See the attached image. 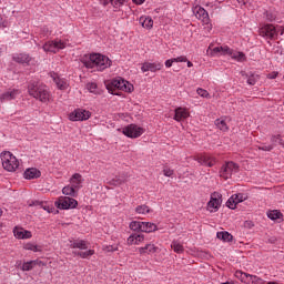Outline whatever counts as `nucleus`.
I'll return each mask as SVG.
<instances>
[{
  "label": "nucleus",
  "mask_w": 284,
  "mask_h": 284,
  "mask_svg": "<svg viewBox=\"0 0 284 284\" xmlns=\"http://www.w3.org/2000/svg\"><path fill=\"white\" fill-rule=\"evenodd\" d=\"M82 63L91 70L95 68L98 72H103L112 65V60L101 53H90L82 58Z\"/></svg>",
  "instance_id": "1"
},
{
  "label": "nucleus",
  "mask_w": 284,
  "mask_h": 284,
  "mask_svg": "<svg viewBox=\"0 0 284 284\" xmlns=\"http://www.w3.org/2000/svg\"><path fill=\"white\" fill-rule=\"evenodd\" d=\"M28 94L41 103H48L52 99L50 89L41 82H30L28 85Z\"/></svg>",
  "instance_id": "2"
},
{
  "label": "nucleus",
  "mask_w": 284,
  "mask_h": 284,
  "mask_svg": "<svg viewBox=\"0 0 284 284\" xmlns=\"http://www.w3.org/2000/svg\"><path fill=\"white\" fill-rule=\"evenodd\" d=\"M106 90L111 94L119 95V92L116 90H121L122 92H133L134 85L122 78L113 79L111 82L106 83Z\"/></svg>",
  "instance_id": "3"
},
{
  "label": "nucleus",
  "mask_w": 284,
  "mask_h": 284,
  "mask_svg": "<svg viewBox=\"0 0 284 284\" xmlns=\"http://www.w3.org/2000/svg\"><path fill=\"white\" fill-rule=\"evenodd\" d=\"M2 168L7 172H17L19 170V160L10 151H4L0 154Z\"/></svg>",
  "instance_id": "4"
},
{
  "label": "nucleus",
  "mask_w": 284,
  "mask_h": 284,
  "mask_svg": "<svg viewBox=\"0 0 284 284\" xmlns=\"http://www.w3.org/2000/svg\"><path fill=\"white\" fill-rule=\"evenodd\" d=\"M65 48H68L67 41L61 39H55V40L47 41L43 44L42 50H44L45 52H51L53 54H57V52H59L60 50H65Z\"/></svg>",
  "instance_id": "5"
},
{
  "label": "nucleus",
  "mask_w": 284,
  "mask_h": 284,
  "mask_svg": "<svg viewBox=\"0 0 284 284\" xmlns=\"http://www.w3.org/2000/svg\"><path fill=\"white\" fill-rule=\"evenodd\" d=\"M219 173L221 179L227 181L229 179H232V174L239 173V164L227 161L222 165Z\"/></svg>",
  "instance_id": "6"
},
{
  "label": "nucleus",
  "mask_w": 284,
  "mask_h": 284,
  "mask_svg": "<svg viewBox=\"0 0 284 284\" xmlns=\"http://www.w3.org/2000/svg\"><path fill=\"white\" fill-rule=\"evenodd\" d=\"M258 34L263 37V39L274 41L278 37V30L274 24H264L258 29Z\"/></svg>",
  "instance_id": "7"
},
{
  "label": "nucleus",
  "mask_w": 284,
  "mask_h": 284,
  "mask_svg": "<svg viewBox=\"0 0 284 284\" xmlns=\"http://www.w3.org/2000/svg\"><path fill=\"white\" fill-rule=\"evenodd\" d=\"M235 276L244 284H265V281H263V278L256 275L247 274L243 271H236Z\"/></svg>",
  "instance_id": "8"
},
{
  "label": "nucleus",
  "mask_w": 284,
  "mask_h": 284,
  "mask_svg": "<svg viewBox=\"0 0 284 284\" xmlns=\"http://www.w3.org/2000/svg\"><path fill=\"white\" fill-rule=\"evenodd\" d=\"M144 132L145 129L136 124H129L122 129V134L129 139H139V136H141Z\"/></svg>",
  "instance_id": "9"
},
{
  "label": "nucleus",
  "mask_w": 284,
  "mask_h": 284,
  "mask_svg": "<svg viewBox=\"0 0 284 284\" xmlns=\"http://www.w3.org/2000/svg\"><path fill=\"white\" fill-rule=\"evenodd\" d=\"M207 53L211 57H230L232 49L227 45L215 47L212 49V44L207 48Z\"/></svg>",
  "instance_id": "10"
},
{
  "label": "nucleus",
  "mask_w": 284,
  "mask_h": 284,
  "mask_svg": "<svg viewBox=\"0 0 284 284\" xmlns=\"http://www.w3.org/2000/svg\"><path fill=\"white\" fill-rule=\"evenodd\" d=\"M79 205V202L72 197L62 196L58 201L59 210H74Z\"/></svg>",
  "instance_id": "11"
},
{
  "label": "nucleus",
  "mask_w": 284,
  "mask_h": 284,
  "mask_svg": "<svg viewBox=\"0 0 284 284\" xmlns=\"http://www.w3.org/2000/svg\"><path fill=\"white\" fill-rule=\"evenodd\" d=\"M90 116H92V113L83 109L74 110L69 114L70 121H88Z\"/></svg>",
  "instance_id": "12"
},
{
  "label": "nucleus",
  "mask_w": 284,
  "mask_h": 284,
  "mask_svg": "<svg viewBox=\"0 0 284 284\" xmlns=\"http://www.w3.org/2000/svg\"><path fill=\"white\" fill-rule=\"evenodd\" d=\"M13 61H16V63H21L22 65H34L37 63V60L28 53L14 54Z\"/></svg>",
  "instance_id": "13"
},
{
  "label": "nucleus",
  "mask_w": 284,
  "mask_h": 284,
  "mask_svg": "<svg viewBox=\"0 0 284 284\" xmlns=\"http://www.w3.org/2000/svg\"><path fill=\"white\" fill-rule=\"evenodd\" d=\"M195 160L201 165H206L207 168H214L216 163H219V160L215 156H212L210 154H201L195 156Z\"/></svg>",
  "instance_id": "14"
},
{
  "label": "nucleus",
  "mask_w": 284,
  "mask_h": 284,
  "mask_svg": "<svg viewBox=\"0 0 284 284\" xmlns=\"http://www.w3.org/2000/svg\"><path fill=\"white\" fill-rule=\"evenodd\" d=\"M243 201H247V195L243 193L233 194L226 202V206L230 207V210H236V205L239 203H243Z\"/></svg>",
  "instance_id": "15"
},
{
  "label": "nucleus",
  "mask_w": 284,
  "mask_h": 284,
  "mask_svg": "<svg viewBox=\"0 0 284 284\" xmlns=\"http://www.w3.org/2000/svg\"><path fill=\"white\" fill-rule=\"evenodd\" d=\"M221 207V195L216 192L211 194V200L207 203V211L209 212H219Z\"/></svg>",
  "instance_id": "16"
},
{
  "label": "nucleus",
  "mask_w": 284,
  "mask_h": 284,
  "mask_svg": "<svg viewBox=\"0 0 284 284\" xmlns=\"http://www.w3.org/2000/svg\"><path fill=\"white\" fill-rule=\"evenodd\" d=\"M193 12H194L196 19L202 21V23H204L205 26H207L210 23V14L205 11L204 8L195 7Z\"/></svg>",
  "instance_id": "17"
},
{
  "label": "nucleus",
  "mask_w": 284,
  "mask_h": 284,
  "mask_svg": "<svg viewBox=\"0 0 284 284\" xmlns=\"http://www.w3.org/2000/svg\"><path fill=\"white\" fill-rule=\"evenodd\" d=\"M142 72H159L163 70V63L161 62H144L141 67Z\"/></svg>",
  "instance_id": "18"
},
{
  "label": "nucleus",
  "mask_w": 284,
  "mask_h": 284,
  "mask_svg": "<svg viewBox=\"0 0 284 284\" xmlns=\"http://www.w3.org/2000/svg\"><path fill=\"white\" fill-rule=\"evenodd\" d=\"M190 116V111H187V109L185 108H176L175 109V114H174V121H178L179 123H181V121H185V119H189Z\"/></svg>",
  "instance_id": "19"
},
{
  "label": "nucleus",
  "mask_w": 284,
  "mask_h": 284,
  "mask_svg": "<svg viewBox=\"0 0 284 284\" xmlns=\"http://www.w3.org/2000/svg\"><path fill=\"white\" fill-rule=\"evenodd\" d=\"M144 241H145V235L133 233L128 237L126 243L128 245H141V243H143Z\"/></svg>",
  "instance_id": "20"
},
{
  "label": "nucleus",
  "mask_w": 284,
  "mask_h": 284,
  "mask_svg": "<svg viewBox=\"0 0 284 284\" xmlns=\"http://www.w3.org/2000/svg\"><path fill=\"white\" fill-rule=\"evenodd\" d=\"M19 94H21V91L18 89H10L0 95V101H12L19 97Z\"/></svg>",
  "instance_id": "21"
},
{
  "label": "nucleus",
  "mask_w": 284,
  "mask_h": 284,
  "mask_svg": "<svg viewBox=\"0 0 284 284\" xmlns=\"http://www.w3.org/2000/svg\"><path fill=\"white\" fill-rule=\"evenodd\" d=\"M139 254H156L159 252V246L149 243L144 247H139L138 248Z\"/></svg>",
  "instance_id": "22"
},
{
  "label": "nucleus",
  "mask_w": 284,
  "mask_h": 284,
  "mask_svg": "<svg viewBox=\"0 0 284 284\" xmlns=\"http://www.w3.org/2000/svg\"><path fill=\"white\" fill-rule=\"evenodd\" d=\"M139 23L146 30H152V28H154V20L148 16L140 17Z\"/></svg>",
  "instance_id": "23"
},
{
  "label": "nucleus",
  "mask_w": 284,
  "mask_h": 284,
  "mask_svg": "<svg viewBox=\"0 0 284 284\" xmlns=\"http://www.w3.org/2000/svg\"><path fill=\"white\" fill-rule=\"evenodd\" d=\"M70 183L75 190H80L81 183H83V176L80 173H74L70 179Z\"/></svg>",
  "instance_id": "24"
},
{
  "label": "nucleus",
  "mask_w": 284,
  "mask_h": 284,
  "mask_svg": "<svg viewBox=\"0 0 284 284\" xmlns=\"http://www.w3.org/2000/svg\"><path fill=\"white\" fill-rule=\"evenodd\" d=\"M229 57L234 59L235 61H239L240 63H243V61H246L247 57H245V53L241 51H234L231 49V53H229Z\"/></svg>",
  "instance_id": "25"
},
{
  "label": "nucleus",
  "mask_w": 284,
  "mask_h": 284,
  "mask_svg": "<svg viewBox=\"0 0 284 284\" xmlns=\"http://www.w3.org/2000/svg\"><path fill=\"white\" fill-rule=\"evenodd\" d=\"M37 265H41V262L39 260H33L30 262H24L21 266L22 272H30V270H34Z\"/></svg>",
  "instance_id": "26"
},
{
  "label": "nucleus",
  "mask_w": 284,
  "mask_h": 284,
  "mask_svg": "<svg viewBox=\"0 0 284 284\" xmlns=\"http://www.w3.org/2000/svg\"><path fill=\"white\" fill-rule=\"evenodd\" d=\"M156 230H159L156 224L152 222H142V232L150 234L152 232H156Z\"/></svg>",
  "instance_id": "27"
},
{
  "label": "nucleus",
  "mask_w": 284,
  "mask_h": 284,
  "mask_svg": "<svg viewBox=\"0 0 284 284\" xmlns=\"http://www.w3.org/2000/svg\"><path fill=\"white\" fill-rule=\"evenodd\" d=\"M39 176H41V171L32 168V169H28L26 172H24V179H28V180H32V179H39Z\"/></svg>",
  "instance_id": "28"
},
{
  "label": "nucleus",
  "mask_w": 284,
  "mask_h": 284,
  "mask_svg": "<svg viewBox=\"0 0 284 284\" xmlns=\"http://www.w3.org/2000/svg\"><path fill=\"white\" fill-rule=\"evenodd\" d=\"M70 247L73 250H88L89 244L84 240H75L71 242Z\"/></svg>",
  "instance_id": "29"
},
{
  "label": "nucleus",
  "mask_w": 284,
  "mask_h": 284,
  "mask_svg": "<svg viewBox=\"0 0 284 284\" xmlns=\"http://www.w3.org/2000/svg\"><path fill=\"white\" fill-rule=\"evenodd\" d=\"M14 236L17 239H32V232L26 231L23 229H18L14 231Z\"/></svg>",
  "instance_id": "30"
},
{
  "label": "nucleus",
  "mask_w": 284,
  "mask_h": 284,
  "mask_svg": "<svg viewBox=\"0 0 284 284\" xmlns=\"http://www.w3.org/2000/svg\"><path fill=\"white\" fill-rule=\"evenodd\" d=\"M53 81H54L58 90H68L69 84L65 79L55 77V78H53Z\"/></svg>",
  "instance_id": "31"
},
{
  "label": "nucleus",
  "mask_w": 284,
  "mask_h": 284,
  "mask_svg": "<svg viewBox=\"0 0 284 284\" xmlns=\"http://www.w3.org/2000/svg\"><path fill=\"white\" fill-rule=\"evenodd\" d=\"M216 236L220 241H224L225 243H230L233 239L232 234L227 231L217 232Z\"/></svg>",
  "instance_id": "32"
},
{
  "label": "nucleus",
  "mask_w": 284,
  "mask_h": 284,
  "mask_svg": "<svg viewBox=\"0 0 284 284\" xmlns=\"http://www.w3.org/2000/svg\"><path fill=\"white\" fill-rule=\"evenodd\" d=\"M87 90L91 92V94H101V89H99V85H97L95 82H89L87 84Z\"/></svg>",
  "instance_id": "33"
},
{
  "label": "nucleus",
  "mask_w": 284,
  "mask_h": 284,
  "mask_svg": "<svg viewBox=\"0 0 284 284\" xmlns=\"http://www.w3.org/2000/svg\"><path fill=\"white\" fill-rule=\"evenodd\" d=\"M130 230H132V232H142V227H143V222L141 221H132L129 224Z\"/></svg>",
  "instance_id": "34"
},
{
  "label": "nucleus",
  "mask_w": 284,
  "mask_h": 284,
  "mask_svg": "<svg viewBox=\"0 0 284 284\" xmlns=\"http://www.w3.org/2000/svg\"><path fill=\"white\" fill-rule=\"evenodd\" d=\"M62 194H65V196H77V189L72 185H67L62 189Z\"/></svg>",
  "instance_id": "35"
},
{
  "label": "nucleus",
  "mask_w": 284,
  "mask_h": 284,
  "mask_svg": "<svg viewBox=\"0 0 284 284\" xmlns=\"http://www.w3.org/2000/svg\"><path fill=\"white\" fill-rule=\"evenodd\" d=\"M171 248L176 253V254H183L185 248L183 247V244L179 243L178 241H173L171 243Z\"/></svg>",
  "instance_id": "36"
},
{
  "label": "nucleus",
  "mask_w": 284,
  "mask_h": 284,
  "mask_svg": "<svg viewBox=\"0 0 284 284\" xmlns=\"http://www.w3.org/2000/svg\"><path fill=\"white\" fill-rule=\"evenodd\" d=\"M215 125L222 132H227L230 130V128L227 126V123H225V120H223V119L215 120Z\"/></svg>",
  "instance_id": "37"
},
{
  "label": "nucleus",
  "mask_w": 284,
  "mask_h": 284,
  "mask_svg": "<svg viewBox=\"0 0 284 284\" xmlns=\"http://www.w3.org/2000/svg\"><path fill=\"white\" fill-rule=\"evenodd\" d=\"M135 212H136V214H150V212H152V210L150 209V206L143 204V205L136 206Z\"/></svg>",
  "instance_id": "38"
},
{
  "label": "nucleus",
  "mask_w": 284,
  "mask_h": 284,
  "mask_svg": "<svg viewBox=\"0 0 284 284\" xmlns=\"http://www.w3.org/2000/svg\"><path fill=\"white\" fill-rule=\"evenodd\" d=\"M271 143L272 145H274V148H276V144L278 143L280 145L284 146V141H283V136H281L280 134L277 135H272L271 138Z\"/></svg>",
  "instance_id": "39"
},
{
  "label": "nucleus",
  "mask_w": 284,
  "mask_h": 284,
  "mask_svg": "<svg viewBox=\"0 0 284 284\" xmlns=\"http://www.w3.org/2000/svg\"><path fill=\"white\" fill-rule=\"evenodd\" d=\"M267 216H268V219H271V221H276L277 219H281V216H283V214H281V212L275 210V211H270L267 213Z\"/></svg>",
  "instance_id": "40"
},
{
  "label": "nucleus",
  "mask_w": 284,
  "mask_h": 284,
  "mask_svg": "<svg viewBox=\"0 0 284 284\" xmlns=\"http://www.w3.org/2000/svg\"><path fill=\"white\" fill-rule=\"evenodd\" d=\"M80 258H90V256H94V250H89L87 252H78L77 253Z\"/></svg>",
  "instance_id": "41"
},
{
  "label": "nucleus",
  "mask_w": 284,
  "mask_h": 284,
  "mask_svg": "<svg viewBox=\"0 0 284 284\" xmlns=\"http://www.w3.org/2000/svg\"><path fill=\"white\" fill-rule=\"evenodd\" d=\"M24 248L30 250L31 252H41V246L28 243L24 245Z\"/></svg>",
  "instance_id": "42"
},
{
  "label": "nucleus",
  "mask_w": 284,
  "mask_h": 284,
  "mask_svg": "<svg viewBox=\"0 0 284 284\" xmlns=\"http://www.w3.org/2000/svg\"><path fill=\"white\" fill-rule=\"evenodd\" d=\"M162 173L169 179H172L174 176V170L170 169V166H164Z\"/></svg>",
  "instance_id": "43"
},
{
  "label": "nucleus",
  "mask_w": 284,
  "mask_h": 284,
  "mask_svg": "<svg viewBox=\"0 0 284 284\" xmlns=\"http://www.w3.org/2000/svg\"><path fill=\"white\" fill-rule=\"evenodd\" d=\"M258 150H263V152H272V150H274V145L273 144H262L260 146H257Z\"/></svg>",
  "instance_id": "44"
},
{
  "label": "nucleus",
  "mask_w": 284,
  "mask_h": 284,
  "mask_svg": "<svg viewBox=\"0 0 284 284\" xmlns=\"http://www.w3.org/2000/svg\"><path fill=\"white\" fill-rule=\"evenodd\" d=\"M256 81H258V75L251 74L247 79L248 85H256Z\"/></svg>",
  "instance_id": "45"
},
{
  "label": "nucleus",
  "mask_w": 284,
  "mask_h": 284,
  "mask_svg": "<svg viewBox=\"0 0 284 284\" xmlns=\"http://www.w3.org/2000/svg\"><path fill=\"white\" fill-rule=\"evenodd\" d=\"M30 205H36L38 207H41L42 210H45L47 212H50V207L47 206L43 202L36 201Z\"/></svg>",
  "instance_id": "46"
},
{
  "label": "nucleus",
  "mask_w": 284,
  "mask_h": 284,
  "mask_svg": "<svg viewBox=\"0 0 284 284\" xmlns=\"http://www.w3.org/2000/svg\"><path fill=\"white\" fill-rule=\"evenodd\" d=\"M187 62V57L185 55H180L178 58H173V63H185Z\"/></svg>",
  "instance_id": "47"
},
{
  "label": "nucleus",
  "mask_w": 284,
  "mask_h": 284,
  "mask_svg": "<svg viewBox=\"0 0 284 284\" xmlns=\"http://www.w3.org/2000/svg\"><path fill=\"white\" fill-rule=\"evenodd\" d=\"M197 94L203 99H207L210 97V93L207 92V90H204V89H197Z\"/></svg>",
  "instance_id": "48"
},
{
  "label": "nucleus",
  "mask_w": 284,
  "mask_h": 284,
  "mask_svg": "<svg viewBox=\"0 0 284 284\" xmlns=\"http://www.w3.org/2000/svg\"><path fill=\"white\" fill-rule=\"evenodd\" d=\"M264 17H265L266 21H274V19H276V16H274V13H272L270 11H266L264 13Z\"/></svg>",
  "instance_id": "49"
},
{
  "label": "nucleus",
  "mask_w": 284,
  "mask_h": 284,
  "mask_svg": "<svg viewBox=\"0 0 284 284\" xmlns=\"http://www.w3.org/2000/svg\"><path fill=\"white\" fill-rule=\"evenodd\" d=\"M125 3V0H113V8H121Z\"/></svg>",
  "instance_id": "50"
},
{
  "label": "nucleus",
  "mask_w": 284,
  "mask_h": 284,
  "mask_svg": "<svg viewBox=\"0 0 284 284\" xmlns=\"http://www.w3.org/2000/svg\"><path fill=\"white\" fill-rule=\"evenodd\" d=\"M102 6H108V3H111L114 6V0H99Z\"/></svg>",
  "instance_id": "51"
},
{
  "label": "nucleus",
  "mask_w": 284,
  "mask_h": 284,
  "mask_svg": "<svg viewBox=\"0 0 284 284\" xmlns=\"http://www.w3.org/2000/svg\"><path fill=\"white\" fill-rule=\"evenodd\" d=\"M278 77V72L274 71L267 74V79H276Z\"/></svg>",
  "instance_id": "52"
},
{
  "label": "nucleus",
  "mask_w": 284,
  "mask_h": 284,
  "mask_svg": "<svg viewBox=\"0 0 284 284\" xmlns=\"http://www.w3.org/2000/svg\"><path fill=\"white\" fill-rule=\"evenodd\" d=\"M8 26V23L6 22V19H3V17L0 16V28H6Z\"/></svg>",
  "instance_id": "53"
},
{
  "label": "nucleus",
  "mask_w": 284,
  "mask_h": 284,
  "mask_svg": "<svg viewBox=\"0 0 284 284\" xmlns=\"http://www.w3.org/2000/svg\"><path fill=\"white\" fill-rule=\"evenodd\" d=\"M174 63L173 59H169L165 61V68H172V64Z\"/></svg>",
  "instance_id": "54"
},
{
  "label": "nucleus",
  "mask_w": 284,
  "mask_h": 284,
  "mask_svg": "<svg viewBox=\"0 0 284 284\" xmlns=\"http://www.w3.org/2000/svg\"><path fill=\"white\" fill-rule=\"evenodd\" d=\"M121 183H123V181H121V180H119L116 178L113 179L112 182H111L112 185H121Z\"/></svg>",
  "instance_id": "55"
},
{
  "label": "nucleus",
  "mask_w": 284,
  "mask_h": 284,
  "mask_svg": "<svg viewBox=\"0 0 284 284\" xmlns=\"http://www.w3.org/2000/svg\"><path fill=\"white\" fill-rule=\"evenodd\" d=\"M119 250V246H113V245H111V246H108L106 247V251L108 252H116Z\"/></svg>",
  "instance_id": "56"
},
{
  "label": "nucleus",
  "mask_w": 284,
  "mask_h": 284,
  "mask_svg": "<svg viewBox=\"0 0 284 284\" xmlns=\"http://www.w3.org/2000/svg\"><path fill=\"white\" fill-rule=\"evenodd\" d=\"M133 3H136V6H141L145 3V0H133Z\"/></svg>",
  "instance_id": "57"
},
{
  "label": "nucleus",
  "mask_w": 284,
  "mask_h": 284,
  "mask_svg": "<svg viewBox=\"0 0 284 284\" xmlns=\"http://www.w3.org/2000/svg\"><path fill=\"white\" fill-rule=\"evenodd\" d=\"M277 32L283 36L284 34V28L280 27V29H277Z\"/></svg>",
  "instance_id": "58"
},
{
  "label": "nucleus",
  "mask_w": 284,
  "mask_h": 284,
  "mask_svg": "<svg viewBox=\"0 0 284 284\" xmlns=\"http://www.w3.org/2000/svg\"><path fill=\"white\" fill-rule=\"evenodd\" d=\"M239 1V3H243V6H245V3H247V1H250V0H237Z\"/></svg>",
  "instance_id": "59"
},
{
  "label": "nucleus",
  "mask_w": 284,
  "mask_h": 284,
  "mask_svg": "<svg viewBox=\"0 0 284 284\" xmlns=\"http://www.w3.org/2000/svg\"><path fill=\"white\" fill-rule=\"evenodd\" d=\"M186 63H187V68H192L194 65L191 61H187V60H186Z\"/></svg>",
  "instance_id": "60"
},
{
  "label": "nucleus",
  "mask_w": 284,
  "mask_h": 284,
  "mask_svg": "<svg viewBox=\"0 0 284 284\" xmlns=\"http://www.w3.org/2000/svg\"><path fill=\"white\" fill-rule=\"evenodd\" d=\"M1 227H3V224H2V223H0V229H1Z\"/></svg>",
  "instance_id": "61"
}]
</instances>
